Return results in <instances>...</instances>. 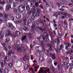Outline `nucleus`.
I'll list each match as a JSON object with an SVG mask.
<instances>
[{"mask_svg": "<svg viewBox=\"0 0 73 73\" xmlns=\"http://www.w3.org/2000/svg\"><path fill=\"white\" fill-rule=\"evenodd\" d=\"M49 36L48 35H47L46 36H44V37L43 36L40 35V36L39 38H38V42H41V39L43 38V40L45 42H49Z\"/></svg>", "mask_w": 73, "mask_h": 73, "instance_id": "nucleus-1", "label": "nucleus"}, {"mask_svg": "<svg viewBox=\"0 0 73 73\" xmlns=\"http://www.w3.org/2000/svg\"><path fill=\"white\" fill-rule=\"evenodd\" d=\"M31 11H28V15H31V13H33V15H34V16H36V17H38L39 16V13L35 12V9L33 7L31 9Z\"/></svg>", "mask_w": 73, "mask_h": 73, "instance_id": "nucleus-2", "label": "nucleus"}, {"mask_svg": "<svg viewBox=\"0 0 73 73\" xmlns=\"http://www.w3.org/2000/svg\"><path fill=\"white\" fill-rule=\"evenodd\" d=\"M48 46L50 48V49L48 50H45L44 48H43L42 49V51H44V52H47L48 53H49V52H51L52 50H53L52 49L53 48V47L50 44H49Z\"/></svg>", "mask_w": 73, "mask_h": 73, "instance_id": "nucleus-3", "label": "nucleus"}, {"mask_svg": "<svg viewBox=\"0 0 73 73\" xmlns=\"http://www.w3.org/2000/svg\"><path fill=\"white\" fill-rule=\"evenodd\" d=\"M66 61L67 62H64L63 64V66L64 67H66V66H69L70 64L69 63H68L69 62V58L68 57H66Z\"/></svg>", "mask_w": 73, "mask_h": 73, "instance_id": "nucleus-4", "label": "nucleus"}, {"mask_svg": "<svg viewBox=\"0 0 73 73\" xmlns=\"http://www.w3.org/2000/svg\"><path fill=\"white\" fill-rule=\"evenodd\" d=\"M18 9L21 13H23L25 10V7L21 5L19 6L18 8Z\"/></svg>", "mask_w": 73, "mask_h": 73, "instance_id": "nucleus-5", "label": "nucleus"}, {"mask_svg": "<svg viewBox=\"0 0 73 73\" xmlns=\"http://www.w3.org/2000/svg\"><path fill=\"white\" fill-rule=\"evenodd\" d=\"M6 25L9 28H10L12 30H13L15 29V27L12 25V24L11 23H7Z\"/></svg>", "mask_w": 73, "mask_h": 73, "instance_id": "nucleus-6", "label": "nucleus"}, {"mask_svg": "<svg viewBox=\"0 0 73 73\" xmlns=\"http://www.w3.org/2000/svg\"><path fill=\"white\" fill-rule=\"evenodd\" d=\"M3 17L4 19H3V21H4L5 22H7V20H8V17H9V15L7 14H3Z\"/></svg>", "mask_w": 73, "mask_h": 73, "instance_id": "nucleus-7", "label": "nucleus"}, {"mask_svg": "<svg viewBox=\"0 0 73 73\" xmlns=\"http://www.w3.org/2000/svg\"><path fill=\"white\" fill-rule=\"evenodd\" d=\"M31 29V32L33 33V34H34V33H35V32L34 31L35 29H36V26H35V24H33L32 25Z\"/></svg>", "mask_w": 73, "mask_h": 73, "instance_id": "nucleus-8", "label": "nucleus"}, {"mask_svg": "<svg viewBox=\"0 0 73 73\" xmlns=\"http://www.w3.org/2000/svg\"><path fill=\"white\" fill-rule=\"evenodd\" d=\"M6 34L5 35V37H8L9 35H11V33L10 32V31L9 29H7L6 31Z\"/></svg>", "mask_w": 73, "mask_h": 73, "instance_id": "nucleus-9", "label": "nucleus"}, {"mask_svg": "<svg viewBox=\"0 0 73 73\" xmlns=\"http://www.w3.org/2000/svg\"><path fill=\"white\" fill-rule=\"evenodd\" d=\"M63 48V45H61L60 46V48H57V49L55 50V51H56V52L58 53H60V50H61V48Z\"/></svg>", "mask_w": 73, "mask_h": 73, "instance_id": "nucleus-10", "label": "nucleus"}, {"mask_svg": "<svg viewBox=\"0 0 73 73\" xmlns=\"http://www.w3.org/2000/svg\"><path fill=\"white\" fill-rule=\"evenodd\" d=\"M10 8H11V9H12L11 7V5H10V4H7L6 6V9H5L6 11H8L9 9Z\"/></svg>", "mask_w": 73, "mask_h": 73, "instance_id": "nucleus-11", "label": "nucleus"}, {"mask_svg": "<svg viewBox=\"0 0 73 73\" xmlns=\"http://www.w3.org/2000/svg\"><path fill=\"white\" fill-rule=\"evenodd\" d=\"M5 28H2L1 29V32H0V36H1V34H5Z\"/></svg>", "mask_w": 73, "mask_h": 73, "instance_id": "nucleus-12", "label": "nucleus"}, {"mask_svg": "<svg viewBox=\"0 0 73 73\" xmlns=\"http://www.w3.org/2000/svg\"><path fill=\"white\" fill-rule=\"evenodd\" d=\"M41 52L42 51H39V52H36V55L37 57H40L41 56Z\"/></svg>", "mask_w": 73, "mask_h": 73, "instance_id": "nucleus-13", "label": "nucleus"}, {"mask_svg": "<svg viewBox=\"0 0 73 73\" xmlns=\"http://www.w3.org/2000/svg\"><path fill=\"white\" fill-rule=\"evenodd\" d=\"M49 71V68H48L47 70H46L45 71L44 70V71L42 70H39V73H40L41 72L42 73H46V72H48Z\"/></svg>", "mask_w": 73, "mask_h": 73, "instance_id": "nucleus-14", "label": "nucleus"}, {"mask_svg": "<svg viewBox=\"0 0 73 73\" xmlns=\"http://www.w3.org/2000/svg\"><path fill=\"white\" fill-rule=\"evenodd\" d=\"M39 21L36 22V23H35V25H37V24H41L42 22V23H43V21H41V19L40 18L39 19Z\"/></svg>", "mask_w": 73, "mask_h": 73, "instance_id": "nucleus-15", "label": "nucleus"}, {"mask_svg": "<svg viewBox=\"0 0 73 73\" xmlns=\"http://www.w3.org/2000/svg\"><path fill=\"white\" fill-rule=\"evenodd\" d=\"M6 64L7 63H6V62L4 60L2 61V62L1 63V65L2 68H3V67H4V66L6 65Z\"/></svg>", "mask_w": 73, "mask_h": 73, "instance_id": "nucleus-16", "label": "nucleus"}, {"mask_svg": "<svg viewBox=\"0 0 73 73\" xmlns=\"http://www.w3.org/2000/svg\"><path fill=\"white\" fill-rule=\"evenodd\" d=\"M14 54V52H13V50H9V51L8 54V56H11V54Z\"/></svg>", "mask_w": 73, "mask_h": 73, "instance_id": "nucleus-17", "label": "nucleus"}, {"mask_svg": "<svg viewBox=\"0 0 73 73\" xmlns=\"http://www.w3.org/2000/svg\"><path fill=\"white\" fill-rule=\"evenodd\" d=\"M44 58L42 57H41L39 58V62H44Z\"/></svg>", "mask_w": 73, "mask_h": 73, "instance_id": "nucleus-18", "label": "nucleus"}, {"mask_svg": "<svg viewBox=\"0 0 73 73\" xmlns=\"http://www.w3.org/2000/svg\"><path fill=\"white\" fill-rule=\"evenodd\" d=\"M10 41V38H8L5 39V43H9L11 42Z\"/></svg>", "mask_w": 73, "mask_h": 73, "instance_id": "nucleus-19", "label": "nucleus"}, {"mask_svg": "<svg viewBox=\"0 0 73 73\" xmlns=\"http://www.w3.org/2000/svg\"><path fill=\"white\" fill-rule=\"evenodd\" d=\"M50 55L51 58H52L53 60H55V59H56V57L54 55V54H51Z\"/></svg>", "mask_w": 73, "mask_h": 73, "instance_id": "nucleus-20", "label": "nucleus"}, {"mask_svg": "<svg viewBox=\"0 0 73 73\" xmlns=\"http://www.w3.org/2000/svg\"><path fill=\"white\" fill-rule=\"evenodd\" d=\"M16 16V18H17V19H19L21 18V14H17Z\"/></svg>", "mask_w": 73, "mask_h": 73, "instance_id": "nucleus-21", "label": "nucleus"}, {"mask_svg": "<svg viewBox=\"0 0 73 73\" xmlns=\"http://www.w3.org/2000/svg\"><path fill=\"white\" fill-rule=\"evenodd\" d=\"M23 22L24 23V25H26V24L27 23V20L25 17H23Z\"/></svg>", "mask_w": 73, "mask_h": 73, "instance_id": "nucleus-22", "label": "nucleus"}, {"mask_svg": "<svg viewBox=\"0 0 73 73\" xmlns=\"http://www.w3.org/2000/svg\"><path fill=\"white\" fill-rule=\"evenodd\" d=\"M14 5L13 6V8H15V7H16V6H18V5H19V3L18 2H14L13 3Z\"/></svg>", "mask_w": 73, "mask_h": 73, "instance_id": "nucleus-23", "label": "nucleus"}, {"mask_svg": "<svg viewBox=\"0 0 73 73\" xmlns=\"http://www.w3.org/2000/svg\"><path fill=\"white\" fill-rule=\"evenodd\" d=\"M15 36H20L21 34H20V32L18 31H16L15 32Z\"/></svg>", "mask_w": 73, "mask_h": 73, "instance_id": "nucleus-24", "label": "nucleus"}, {"mask_svg": "<svg viewBox=\"0 0 73 73\" xmlns=\"http://www.w3.org/2000/svg\"><path fill=\"white\" fill-rule=\"evenodd\" d=\"M13 11L15 13H19V11H18V10H17V9L16 8L14 9Z\"/></svg>", "mask_w": 73, "mask_h": 73, "instance_id": "nucleus-25", "label": "nucleus"}, {"mask_svg": "<svg viewBox=\"0 0 73 73\" xmlns=\"http://www.w3.org/2000/svg\"><path fill=\"white\" fill-rule=\"evenodd\" d=\"M43 1L44 3H46V4L45 5V6H47V7H49V6H50V5L48 4L47 2L45 0H44Z\"/></svg>", "mask_w": 73, "mask_h": 73, "instance_id": "nucleus-26", "label": "nucleus"}, {"mask_svg": "<svg viewBox=\"0 0 73 73\" xmlns=\"http://www.w3.org/2000/svg\"><path fill=\"white\" fill-rule=\"evenodd\" d=\"M40 44L41 46H42L43 48H44V47H45V44H44V42H42Z\"/></svg>", "mask_w": 73, "mask_h": 73, "instance_id": "nucleus-27", "label": "nucleus"}, {"mask_svg": "<svg viewBox=\"0 0 73 73\" xmlns=\"http://www.w3.org/2000/svg\"><path fill=\"white\" fill-rule=\"evenodd\" d=\"M23 29V31H24L25 32H27V31H29V30H28V28L26 27H24Z\"/></svg>", "mask_w": 73, "mask_h": 73, "instance_id": "nucleus-28", "label": "nucleus"}, {"mask_svg": "<svg viewBox=\"0 0 73 73\" xmlns=\"http://www.w3.org/2000/svg\"><path fill=\"white\" fill-rule=\"evenodd\" d=\"M26 36H24L23 37V38H22V41H23V40H24L26 38H27V36H28V33H26L25 34Z\"/></svg>", "mask_w": 73, "mask_h": 73, "instance_id": "nucleus-29", "label": "nucleus"}, {"mask_svg": "<svg viewBox=\"0 0 73 73\" xmlns=\"http://www.w3.org/2000/svg\"><path fill=\"white\" fill-rule=\"evenodd\" d=\"M28 67H29V66H28V65L27 64L25 65L24 67V70H26V69H27L28 68Z\"/></svg>", "mask_w": 73, "mask_h": 73, "instance_id": "nucleus-30", "label": "nucleus"}, {"mask_svg": "<svg viewBox=\"0 0 73 73\" xmlns=\"http://www.w3.org/2000/svg\"><path fill=\"white\" fill-rule=\"evenodd\" d=\"M9 71L8 69L7 68H5L4 71V73H8Z\"/></svg>", "mask_w": 73, "mask_h": 73, "instance_id": "nucleus-31", "label": "nucleus"}, {"mask_svg": "<svg viewBox=\"0 0 73 73\" xmlns=\"http://www.w3.org/2000/svg\"><path fill=\"white\" fill-rule=\"evenodd\" d=\"M57 41H58V43H57V42H56V41H54V42L55 43V44H57V46H58L59 45V44H58H58L60 43V40H58Z\"/></svg>", "mask_w": 73, "mask_h": 73, "instance_id": "nucleus-32", "label": "nucleus"}, {"mask_svg": "<svg viewBox=\"0 0 73 73\" xmlns=\"http://www.w3.org/2000/svg\"><path fill=\"white\" fill-rule=\"evenodd\" d=\"M1 56H3V57H5V53L4 52H2L1 53H0V57Z\"/></svg>", "mask_w": 73, "mask_h": 73, "instance_id": "nucleus-33", "label": "nucleus"}, {"mask_svg": "<svg viewBox=\"0 0 73 73\" xmlns=\"http://www.w3.org/2000/svg\"><path fill=\"white\" fill-rule=\"evenodd\" d=\"M5 60H7V61H9V58L8 56H5Z\"/></svg>", "mask_w": 73, "mask_h": 73, "instance_id": "nucleus-34", "label": "nucleus"}, {"mask_svg": "<svg viewBox=\"0 0 73 73\" xmlns=\"http://www.w3.org/2000/svg\"><path fill=\"white\" fill-rule=\"evenodd\" d=\"M38 29L39 30H40V31H44V29H43V28L42 27H39L38 28Z\"/></svg>", "mask_w": 73, "mask_h": 73, "instance_id": "nucleus-35", "label": "nucleus"}, {"mask_svg": "<svg viewBox=\"0 0 73 73\" xmlns=\"http://www.w3.org/2000/svg\"><path fill=\"white\" fill-rule=\"evenodd\" d=\"M13 0H7V3L9 4H10V3H12Z\"/></svg>", "mask_w": 73, "mask_h": 73, "instance_id": "nucleus-36", "label": "nucleus"}, {"mask_svg": "<svg viewBox=\"0 0 73 73\" xmlns=\"http://www.w3.org/2000/svg\"><path fill=\"white\" fill-rule=\"evenodd\" d=\"M8 65L9 66V67H10V68H11L12 67L13 64L12 63H10L8 64Z\"/></svg>", "mask_w": 73, "mask_h": 73, "instance_id": "nucleus-37", "label": "nucleus"}, {"mask_svg": "<svg viewBox=\"0 0 73 73\" xmlns=\"http://www.w3.org/2000/svg\"><path fill=\"white\" fill-rule=\"evenodd\" d=\"M18 52H19V53H21V52H23V50L21 49H20L18 48L17 50Z\"/></svg>", "mask_w": 73, "mask_h": 73, "instance_id": "nucleus-38", "label": "nucleus"}, {"mask_svg": "<svg viewBox=\"0 0 73 73\" xmlns=\"http://www.w3.org/2000/svg\"><path fill=\"white\" fill-rule=\"evenodd\" d=\"M64 25H68V23L67 22V21L65 20L64 21Z\"/></svg>", "mask_w": 73, "mask_h": 73, "instance_id": "nucleus-39", "label": "nucleus"}, {"mask_svg": "<svg viewBox=\"0 0 73 73\" xmlns=\"http://www.w3.org/2000/svg\"><path fill=\"white\" fill-rule=\"evenodd\" d=\"M70 69H73V64L71 63L70 64Z\"/></svg>", "mask_w": 73, "mask_h": 73, "instance_id": "nucleus-40", "label": "nucleus"}, {"mask_svg": "<svg viewBox=\"0 0 73 73\" xmlns=\"http://www.w3.org/2000/svg\"><path fill=\"white\" fill-rule=\"evenodd\" d=\"M39 68V66H38L37 67H35V72H37V68Z\"/></svg>", "mask_w": 73, "mask_h": 73, "instance_id": "nucleus-41", "label": "nucleus"}, {"mask_svg": "<svg viewBox=\"0 0 73 73\" xmlns=\"http://www.w3.org/2000/svg\"><path fill=\"white\" fill-rule=\"evenodd\" d=\"M48 63H51V62H52V60H51L50 58L48 60Z\"/></svg>", "mask_w": 73, "mask_h": 73, "instance_id": "nucleus-42", "label": "nucleus"}, {"mask_svg": "<svg viewBox=\"0 0 73 73\" xmlns=\"http://www.w3.org/2000/svg\"><path fill=\"white\" fill-rule=\"evenodd\" d=\"M36 11L37 12L39 13L40 12V9L38 8L37 9H36Z\"/></svg>", "mask_w": 73, "mask_h": 73, "instance_id": "nucleus-43", "label": "nucleus"}, {"mask_svg": "<svg viewBox=\"0 0 73 73\" xmlns=\"http://www.w3.org/2000/svg\"><path fill=\"white\" fill-rule=\"evenodd\" d=\"M26 10H27L28 11H29V10L30 9V8L29 7H26Z\"/></svg>", "mask_w": 73, "mask_h": 73, "instance_id": "nucleus-44", "label": "nucleus"}, {"mask_svg": "<svg viewBox=\"0 0 73 73\" xmlns=\"http://www.w3.org/2000/svg\"><path fill=\"white\" fill-rule=\"evenodd\" d=\"M0 4L2 5H4L5 4V1H3V2H0Z\"/></svg>", "mask_w": 73, "mask_h": 73, "instance_id": "nucleus-45", "label": "nucleus"}, {"mask_svg": "<svg viewBox=\"0 0 73 73\" xmlns=\"http://www.w3.org/2000/svg\"><path fill=\"white\" fill-rule=\"evenodd\" d=\"M29 38H32V34H29Z\"/></svg>", "mask_w": 73, "mask_h": 73, "instance_id": "nucleus-46", "label": "nucleus"}, {"mask_svg": "<svg viewBox=\"0 0 73 73\" xmlns=\"http://www.w3.org/2000/svg\"><path fill=\"white\" fill-rule=\"evenodd\" d=\"M3 73V69L1 68L0 69V73Z\"/></svg>", "mask_w": 73, "mask_h": 73, "instance_id": "nucleus-47", "label": "nucleus"}, {"mask_svg": "<svg viewBox=\"0 0 73 73\" xmlns=\"http://www.w3.org/2000/svg\"><path fill=\"white\" fill-rule=\"evenodd\" d=\"M38 2H36L35 4V5L36 7H38Z\"/></svg>", "mask_w": 73, "mask_h": 73, "instance_id": "nucleus-48", "label": "nucleus"}, {"mask_svg": "<svg viewBox=\"0 0 73 73\" xmlns=\"http://www.w3.org/2000/svg\"><path fill=\"white\" fill-rule=\"evenodd\" d=\"M51 71H52V72H54V70H55L54 69V68H51Z\"/></svg>", "mask_w": 73, "mask_h": 73, "instance_id": "nucleus-49", "label": "nucleus"}, {"mask_svg": "<svg viewBox=\"0 0 73 73\" xmlns=\"http://www.w3.org/2000/svg\"><path fill=\"white\" fill-rule=\"evenodd\" d=\"M58 10L60 11H64V9H59Z\"/></svg>", "mask_w": 73, "mask_h": 73, "instance_id": "nucleus-50", "label": "nucleus"}, {"mask_svg": "<svg viewBox=\"0 0 73 73\" xmlns=\"http://www.w3.org/2000/svg\"><path fill=\"white\" fill-rule=\"evenodd\" d=\"M21 21H17V24H21Z\"/></svg>", "mask_w": 73, "mask_h": 73, "instance_id": "nucleus-51", "label": "nucleus"}, {"mask_svg": "<svg viewBox=\"0 0 73 73\" xmlns=\"http://www.w3.org/2000/svg\"><path fill=\"white\" fill-rule=\"evenodd\" d=\"M4 35H2L0 36V38H1V39H2V38H4Z\"/></svg>", "mask_w": 73, "mask_h": 73, "instance_id": "nucleus-52", "label": "nucleus"}, {"mask_svg": "<svg viewBox=\"0 0 73 73\" xmlns=\"http://www.w3.org/2000/svg\"><path fill=\"white\" fill-rule=\"evenodd\" d=\"M40 8H41V9H43V6L42 5H41V4H40Z\"/></svg>", "mask_w": 73, "mask_h": 73, "instance_id": "nucleus-53", "label": "nucleus"}, {"mask_svg": "<svg viewBox=\"0 0 73 73\" xmlns=\"http://www.w3.org/2000/svg\"><path fill=\"white\" fill-rule=\"evenodd\" d=\"M67 35H68V34L67 33H66L65 34V36L64 37V38H66V37L67 36Z\"/></svg>", "mask_w": 73, "mask_h": 73, "instance_id": "nucleus-54", "label": "nucleus"}, {"mask_svg": "<svg viewBox=\"0 0 73 73\" xmlns=\"http://www.w3.org/2000/svg\"><path fill=\"white\" fill-rule=\"evenodd\" d=\"M67 45L68 46V47H70V43L67 44Z\"/></svg>", "mask_w": 73, "mask_h": 73, "instance_id": "nucleus-55", "label": "nucleus"}, {"mask_svg": "<svg viewBox=\"0 0 73 73\" xmlns=\"http://www.w3.org/2000/svg\"><path fill=\"white\" fill-rule=\"evenodd\" d=\"M49 4L50 5H52L53 4V2H49Z\"/></svg>", "mask_w": 73, "mask_h": 73, "instance_id": "nucleus-56", "label": "nucleus"}, {"mask_svg": "<svg viewBox=\"0 0 73 73\" xmlns=\"http://www.w3.org/2000/svg\"><path fill=\"white\" fill-rule=\"evenodd\" d=\"M3 13H0V17H3Z\"/></svg>", "mask_w": 73, "mask_h": 73, "instance_id": "nucleus-57", "label": "nucleus"}, {"mask_svg": "<svg viewBox=\"0 0 73 73\" xmlns=\"http://www.w3.org/2000/svg\"><path fill=\"white\" fill-rule=\"evenodd\" d=\"M72 1V0H67V2H68V3H71Z\"/></svg>", "mask_w": 73, "mask_h": 73, "instance_id": "nucleus-58", "label": "nucleus"}, {"mask_svg": "<svg viewBox=\"0 0 73 73\" xmlns=\"http://www.w3.org/2000/svg\"><path fill=\"white\" fill-rule=\"evenodd\" d=\"M69 21H73V19L72 18H70L69 19Z\"/></svg>", "mask_w": 73, "mask_h": 73, "instance_id": "nucleus-59", "label": "nucleus"}, {"mask_svg": "<svg viewBox=\"0 0 73 73\" xmlns=\"http://www.w3.org/2000/svg\"><path fill=\"white\" fill-rule=\"evenodd\" d=\"M12 57L14 59H15V58H16V56L14 55H12Z\"/></svg>", "mask_w": 73, "mask_h": 73, "instance_id": "nucleus-60", "label": "nucleus"}, {"mask_svg": "<svg viewBox=\"0 0 73 73\" xmlns=\"http://www.w3.org/2000/svg\"><path fill=\"white\" fill-rule=\"evenodd\" d=\"M17 44H18L19 43V44H18V45H20V40H18V41H17Z\"/></svg>", "mask_w": 73, "mask_h": 73, "instance_id": "nucleus-61", "label": "nucleus"}, {"mask_svg": "<svg viewBox=\"0 0 73 73\" xmlns=\"http://www.w3.org/2000/svg\"><path fill=\"white\" fill-rule=\"evenodd\" d=\"M54 64L55 66H56L57 65V63L55 62L54 63Z\"/></svg>", "mask_w": 73, "mask_h": 73, "instance_id": "nucleus-62", "label": "nucleus"}, {"mask_svg": "<svg viewBox=\"0 0 73 73\" xmlns=\"http://www.w3.org/2000/svg\"><path fill=\"white\" fill-rule=\"evenodd\" d=\"M70 52L69 51H68L66 52V54H70Z\"/></svg>", "mask_w": 73, "mask_h": 73, "instance_id": "nucleus-63", "label": "nucleus"}, {"mask_svg": "<svg viewBox=\"0 0 73 73\" xmlns=\"http://www.w3.org/2000/svg\"><path fill=\"white\" fill-rule=\"evenodd\" d=\"M54 27H57V24H54Z\"/></svg>", "mask_w": 73, "mask_h": 73, "instance_id": "nucleus-64", "label": "nucleus"}]
</instances>
